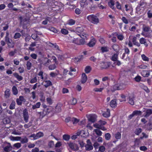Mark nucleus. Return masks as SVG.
<instances>
[{"mask_svg": "<svg viewBox=\"0 0 152 152\" xmlns=\"http://www.w3.org/2000/svg\"><path fill=\"white\" fill-rule=\"evenodd\" d=\"M96 40L95 38H93L91 39L89 42L86 45L89 47H93L96 44Z\"/></svg>", "mask_w": 152, "mask_h": 152, "instance_id": "4468645a", "label": "nucleus"}, {"mask_svg": "<svg viewBox=\"0 0 152 152\" xmlns=\"http://www.w3.org/2000/svg\"><path fill=\"white\" fill-rule=\"evenodd\" d=\"M16 53V49H15L14 51H12L10 52L9 53V55L10 56H13Z\"/></svg>", "mask_w": 152, "mask_h": 152, "instance_id": "e2e57ef3", "label": "nucleus"}, {"mask_svg": "<svg viewBox=\"0 0 152 152\" xmlns=\"http://www.w3.org/2000/svg\"><path fill=\"white\" fill-rule=\"evenodd\" d=\"M140 43L141 44H144L145 47L148 46V44L147 43L146 39L142 37L140 39Z\"/></svg>", "mask_w": 152, "mask_h": 152, "instance_id": "b1692460", "label": "nucleus"}, {"mask_svg": "<svg viewBox=\"0 0 152 152\" xmlns=\"http://www.w3.org/2000/svg\"><path fill=\"white\" fill-rule=\"evenodd\" d=\"M45 74H44V72L42 71H39L36 77L37 78L38 81H39L40 80H42V81L44 79H47V75H46L45 76H44V75Z\"/></svg>", "mask_w": 152, "mask_h": 152, "instance_id": "39448f33", "label": "nucleus"}, {"mask_svg": "<svg viewBox=\"0 0 152 152\" xmlns=\"http://www.w3.org/2000/svg\"><path fill=\"white\" fill-rule=\"evenodd\" d=\"M141 77L140 76L138 75L134 78V79L136 81L139 82L141 80Z\"/></svg>", "mask_w": 152, "mask_h": 152, "instance_id": "774afa93", "label": "nucleus"}, {"mask_svg": "<svg viewBox=\"0 0 152 152\" xmlns=\"http://www.w3.org/2000/svg\"><path fill=\"white\" fill-rule=\"evenodd\" d=\"M150 29L151 28L149 26H143V31L141 33V34L145 37H148V36L147 34L145 32L149 31Z\"/></svg>", "mask_w": 152, "mask_h": 152, "instance_id": "9b49d317", "label": "nucleus"}, {"mask_svg": "<svg viewBox=\"0 0 152 152\" xmlns=\"http://www.w3.org/2000/svg\"><path fill=\"white\" fill-rule=\"evenodd\" d=\"M69 103L72 105H75L77 103V100L76 99L72 98L69 101Z\"/></svg>", "mask_w": 152, "mask_h": 152, "instance_id": "c85d7f7f", "label": "nucleus"}, {"mask_svg": "<svg viewBox=\"0 0 152 152\" xmlns=\"http://www.w3.org/2000/svg\"><path fill=\"white\" fill-rule=\"evenodd\" d=\"M20 142L22 143H26L28 142V139L26 136H25L23 138H21Z\"/></svg>", "mask_w": 152, "mask_h": 152, "instance_id": "e433bc0d", "label": "nucleus"}, {"mask_svg": "<svg viewBox=\"0 0 152 152\" xmlns=\"http://www.w3.org/2000/svg\"><path fill=\"white\" fill-rule=\"evenodd\" d=\"M88 121L92 123H94L96 120V117L95 115H89L88 117Z\"/></svg>", "mask_w": 152, "mask_h": 152, "instance_id": "dca6fc26", "label": "nucleus"}, {"mask_svg": "<svg viewBox=\"0 0 152 152\" xmlns=\"http://www.w3.org/2000/svg\"><path fill=\"white\" fill-rule=\"evenodd\" d=\"M21 36V34L18 32L15 33L13 36V38L15 39H19Z\"/></svg>", "mask_w": 152, "mask_h": 152, "instance_id": "f704fd0d", "label": "nucleus"}, {"mask_svg": "<svg viewBox=\"0 0 152 152\" xmlns=\"http://www.w3.org/2000/svg\"><path fill=\"white\" fill-rule=\"evenodd\" d=\"M145 113L146 114L145 116V117H149L150 115L152 114V109H148L146 110Z\"/></svg>", "mask_w": 152, "mask_h": 152, "instance_id": "c756f323", "label": "nucleus"}, {"mask_svg": "<svg viewBox=\"0 0 152 152\" xmlns=\"http://www.w3.org/2000/svg\"><path fill=\"white\" fill-rule=\"evenodd\" d=\"M69 147L73 151H77L78 150L79 147L78 145L74 142H69L67 143Z\"/></svg>", "mask_w": 152, "mask_h": 152, "instance_id": "423d86ee", "label": "nucleus"}, {"mask_svg": "<svg viewBox=\"0 0 152 152\" xmlns=\"http://www.w3.org/2000/svg\"><path fill=\"white\" fill-rule=\"evenodd\" d=\"M76 69L75 68H73L72 67H70V71L69 72V74L70 76H72L73 75L72 72H76Z\"/></svg>", "mask_w": 152, "mask_h": 152, "instance_id": "c03bdc74", "label": "nucleus"}, {"mask_svg": "<svg viewBox=\"0 0 152 152\" xmlns=\"http://www.w3.org/2000/svg\"><path fill=\"white\" fill-rule=\"evenodd\" d=\"M142 59L143 61H149V58L147 57L145 54H142L141 56Z\"/></svg>", "mask_w": 152, "mask_h": 152, "instance_id": "de8ad7c7", "label": "nucleus"}, {"mask_svg": "<svg viewBox=\"0 0 152 152\" xmlns=\"http://www.w3.org/2000/svg\"><path fill=\"white\" fill-rule=\"evenodd\" d=\"M12 91L13 94L14 95H16L18 94V91L17 87L15 86H13L12 88Z\"/></svg>", "mask_w": 152, "mask_h": 152, "instance_id": "2f4dec72", "label": "nucleus"}, {"mask_svg": "<svg viewBox=\"0 0 152 152\" xmlns=\"http://www.w3.org/2000/svg\"><path fill=\"white\" fill-rule=\"evenodd\" d=\"M43 82L45 83L44 86L45 88H47L49 86H52L53 85L52 82L50 80H47L44 79V80H43Z\"/></svg>", "mask_w": 152, "mask_h": 152, "instance_id": "f3484780", "label": "nucleus"}, {"mask_svg": "<svg viewBox=\"0 0 152 152\" xmlns=\"http://www.w3.org/2000/svg\"><path fill=\"white\" fill-rule=\"evenodd\" d=\"M37 80H38L37 78V77H34L33 78L31 79L30 83L31 84L36 83L37 82Z\"/></svg>", "mask_w": 152, "mask_h": 152, "instance_id": "864d4df0", "label": "nucleus"}, {"mask_svg": "<svg viewBox=\"0 0 152 152\" xmlns=\"http://www.w3.org/2000/svg\"><path fill=\"white\" fill-rule=\"evenodd\" d=\"M114 136L116 139L117 140L120 139L121 138V134L120 132H118L115 134Z\"/></svg>", "mask_w": 152, "mask_h": 152, "instance_id": "c9c22d12", "label": "nucleus"}, {"mask_svg": "<svg viewBox=\"0 0 152 152\" xmlns=\"http://www.w3.org/2000/svg\"><path fill=\"white\" fill-rule=\"evenodd\" d=\"M23 116L25 122H28V121L29 115L27 110L26 109H25L23 111Z\"/></svg>", "mask_w": 152, "mask_h": 152, "instance_id": "9d476101", "label": "nucleus"}, {"mask_svg": "<svg viewBox=\"0 0 152 152\" xmlns=\"http://www.w3.org/2000/svg\"><path fill=\"white\" fill-rule=\"evenodd\" d=\"M110 62H103L101 63V67L102 69H106L110 66Z\"/></svg>", "mask_w": 152, "mask_h": 152, "instance_id": "2eb2a0df", "label": "nucleus"}, {"mask_svg": "<svg viewBox=\"0 0 152 152\" xmlns=\"http://www.w3.org/2000/svg\"><path fill=\"white\" fill-rule=\"evenodd\" d=\"M102 116L106 118H107L110 117V110L108 108H107L106 111L104 112L102 114Z\"/></svg>", "mask_w": 152, "mask_h": 152, "instance_id": "6ab92c4d", "label": "nucleus"}, {"mask_svg": "<svg viewBox=\"0 0 152 152\" xmlns=\"http://www.w3.org/2000/svg\"><path fill=\"white\" fill-rule=\"evenodd\" d=\"M13 146L17 148H19L21 146V144L20 143L17 142L14 144Z\"/></svg>", "mask_w": 152, "mask_h": 152, "instance_id": "0e129e2a", "label": "nucleus"}, {"mask_svg": "<svg viewBox=\"0 0 152 152\" xmlns=\"http://www.w3.org/2000/svg\"><path fill=\"white\" fill-rule=\"evenodd\" d=\"M117 37L118 39L120 40H122L124 39V36L122 34H117Z\"/></svg>", "mask_w": 152, "mask_h": 152, "instance_id": "3c124183", "label": "nucleus"}, {"mask_svg": "<svg viewBox=\"0 0 152 152\" xmlns=\"http://www.w3.org/2000/svg\"><path fill=\"white\" fill-rule=\"evenodd\" d=\"M61 109L60 105L57 104L55 107V111L58 113L61 111Z\"/></svg>", "mask_w": 152, "mask_h": 152, "instance_id": "4c0bfd02", "label": "nucleus"}, {"mask_svg": "<svg viewBox=\"0 0 152 152\" xmlns=\"http://www.w3.org/2000/svg\"><path fill=\"white\" fill-rule=\"evenodd\" d=\"M95 131L96 134L99 136H101L102 134V132L98 129H95Z\"/></svg>", "mask_w": 152, "mask_h": 152, "instance_id": "4d7b16f0", "label": "nucleus"}, {"mask_svg": "<svg viewBox=\"0 0 152 152\" xmlns=\"http://www.w3.org/2000/svg\"><path fill=\"white\" fill-rule=\"evenodd\" d=\"M46 101L48 103L49 105H51L53 103V101L50 98H47L46 99Z\"/></svg>", "mask_w": 152, "mask_h": 152, "instance_id": "052dcab7", "label": "nucleus"}, {"mask_svg": "<svg viewBox=\"0 0 152 152\" xmlns=\"http://www.w3.org/2000/svg\"><path fill=\"white\" fill-rule=\"evenodd\" d=\"M36 134L37 139L43 136V134L41 132H39L37 133Z\"/></svg>", "mask_w": 152, "mask_h": 152, "instance_id": "bf43d9fd", "label": "nucleus"}, {"mask_svg": "<svg viewBox=\"0 0 152 152\" xmlns=\"http://www.w3.org/2000/svg\"><path fill=\"white\" fill-rule=\"evenodd\" d=\"M63 138L64 140L68 141L70 139V136L68 134H64L63 136Z\"/></svg>", "mask_w": 152, "mask_h": 152, "instance_id": "ea45409f", "label": "nucleus"}, {"mask_svg": "<svg viewBox=\"0 0 152 152\" xmlns=\"http://www.w3.org/2000/svg\"><path fill=\"white\" fill-rule=\"evenodd\" d=\"M13 75L18 81H20L23 79V77L16 72L14 73Z\"/></svg>", "mask_w": 152, "mask_h": 152, "instance_id": "cd10ccee", "label": "nucleus"}, {"mask_svg": "<svg viewBox=\"0 0 152 152\" xmlns=\"http://www.w3.org/2000/svg\"><path fill=\"white\" fill-rule=\"evenodd\" d=\"M87 80V77L85 73L82 74L81 82L82 83L84 84L86 83Z\"/></svg>", "mask_w": 152, "mask_h": 152, "instance_id": "412c9836", "label": "nucleus"}, {"mask_svg": "<svg viewBox=\"0 0 152 152\" xmlns=\"http://www.w3.org/2000/svg\"><path fill=\"white\" fill-rule=\"evenodd\" d=\"M101 50L102 53L107 52L109 51L108 48L106 46L101 47Z\"/></svg>", "mask_w": 152, "mask_h": 152, "instance_id": "473e14b6", "label": "nucleus"}, {"mask_svg": "<svg viewBox=\"0 0 152 152\" xmlns=\"http://www.w3.org/2000/svg\"><path fill=\"white\" fill-rule=\"evenodd\" d=\"M61 33L63 34L66 35L68 34V31L65 28H62L61 31Z\"/></svg>", "mask_w": 152, "mask_h": 152, "instance_id": "5fc2aeb1", "label": "nucleus"}, {"mask_svg": "<svg viewBox=\"0 0 152 152\" xmlns=\"http://www.w3.org/2000/svg\"><path fill=\"white\" fill-rule=\"evenodd\" d=\"M41 105V103L40 102H37L35 105H33L32 106V108L33 110H34L36 108H39Z\"/></svg>", "mask_w": 152, "mask_h": 152, "instance_id": "72a5a7b5", "label": "nucleus"}, {"mask_svg": "<svg viewBox=\"0 0 152 152\" xmlns=\"http://www.w3.org/2000/svg\"><path fill=\"white\" fill-rule=\"evenodd\" d=\"M121 97L122 99H123L121 100L119 99V100L120 102H125L126 101V97L123 94H121Z\"/></svg>", "mask_w": 152, "mask_h": 152, "instance_id": "6e6d98bb", "label": "nucleus"}, {"mask_svg": "<svg viewBox=\"0 0 152 152\" xmlns=\"http://www.w3.org/2000/svg\"><path fill=\"white\" fill-rule=\"evenodd\" d=\"M114 91L121 90L125 88V85L123 84H115L113 86Z\"/></svg>", "mask_w": 152, "mask_h": 152, "instance_id": "1a4fd4ad", "label": "nucleus"}, {"mask_svg": "<svg viewBox=\"0 0 152 152\" xmlns=\"http://www.w3.org/2000/svg\"><path fill=\"white\" fill-rule=\"evenodd\" d=\"M1 146L4 151L6 152H9L11 150L12 147L9 143H4L2 144Z\"/></svg>", "mask_w": 152, "mask_h": 152, "instance_id": "0eeeda50", "label": "nucleus"}, {"mask_svg": "<svg viewBox=\"0 0 152 152\" xmlns=\"http://www.w3.org/2000/svg\"><path fill=\"white\" fill-rule=\"evenodd\" d=\"M31 65L32 64L30 62L28 61L27 62L26 66L28 70H30L31 69Z\"/></svg>", "mask_w": 152, "mask_h": 152, "instance_id": "680f3d73", "label": "nucleus"}, {"mask_svg": "<svg viewBox=\"0 0 152 152\" xmlns=\"http://www.w3.org/2000/svg\"><path fill=\"white\" fill-rule=\"evenodd\" d=\"M83 31L84 29L82 26H78L75 29L77 33H79V34H83Z\"/></svg>", "mask_w": 152, "mask_h": 152, "instance_id": "bb28decb", "label": "nucleus"}, {"mask_svg": "<svg viewBox=\"0 0 152 152\" xmlns=\"http://www.w3.org/2000/svg\"><path fill=\"white\" fill-rule=\"evenodd\" d=\"M15 102L12 101L10 106V109L11 110H13L15 108Z\"/></svg>", "mask_w": 152, "mask_h": 152, "instance_id": "49530a36", "label": "nucleus"}, {"mask_svg": "<svg viewBox=\"0 0 152 152\" xmlns=\"http://www.w3.org/2000/svg\"><path fill=\"white\" fill-rule=\"evenodd\" d=\"M105 139L106 140H109L111 137V135L109 133H107L105 134Z\"/></svg>", "mask_w": 152, "mask_h": 152, "instance_id": "13d9d810", "label": "nucleus"}, {"mask_svg": "<svg viewBox=\"0 0 152 152\" xmlns=\"http://www.w3.org/2000/svg\"><path fill=\"white\" fill-rule=\"evenodd\" d=\"M79 121V119H78L75 118L73 117L72 118L71 121L74 124H77Z\"/></svg>", "mask_w": 152, "mask_h": 152, "instance_id": "37998d69", "label": "nucleus"}, {"mask_svg": "<svg viewBox=\"0 0 152 152\" xmlns=\"http://www.w3.org/2000/svg\"><path fill=\"white\" fill-rule=\"evenodd\" d=\"M134 115H140L142 114L141 111L138 110H135L133 112Z\"/></svg>", "mask_w": 152, "mask_h": 152, "instance_id": "a19ab883", "label": "nucleus"}, {"mask_svg": "<svg viewBox=\"0 0 152 152\" xmlns=\"http://www.w3.org/2000/svg\"><path fill=\"white\" fill-rule=\"evenodd\" d=\"M47 110L44 112H40V115L42 114L43 116H44L46 115H48L50 113L51 111V109L50 108V107L48 106L46 109Z\"/></svg>", "mask_w": 152, "mask_h": 152, "instance_id": "5701e85b", "label": "nucleus"}, {"mask_svg": "<svg viewBox=\"0 0 152 152\" xmlns=\"http://www.w3.org/2000/svg\"><path fill=\"white\" fill-rule=\"evenodd\" d=\"M88 20L91 23L94 24H97L99 22L98 18L94 14H91L87 17Z\"/></svg>", "mask_w": 152, "mask_h": 152, "instance_id": "7ed1b4c3", "label": "nucleus"}, {"mask_svg": "<svg viewBox=\"0 0 152 152\" xmlns=\"http://www.w3.org/2000/svg\"><path fill=\"white\" fill-rule=\"evenodd\" d=\"M78 35L80 36L82 39L74 38L73 41V42L75 44L79 45H83L86 43L85 40L87 39V37L88 35L85 33L78 34Z\"/></svg>", "mask_w": 152, "mask_h": 152, "instance_id": "f257e3e1", "label": "nucleus"}, {"mask_svg": "<svg viewBox=\"0 0 152 152\" xmlns=\"http://www.w3.org/2000/svg\"><path fill=\"white\" fill-rule=\"evenodd\" d=\"M10 90L8 88L7 89L4 91V96L5 98H8L10 97Z\"/></svg>", "mask_w": 152, "mask_h": 152, "instance_id": "a878e982", "label": "nucleus"}, {"mask_svg": "<svg viewBox=\"0 0 152 152\" xmlns=\"http://www.w3.org/2000/svg\"><path fill=\"white\" fill-rule=\"evenodd\" d=\"M134 95L133 94H130L129 96L128 102L132 105H133L134 104Z\"/></svg>", "mask_w": 152, "mask_h": 152, "instance_id": "ddd939ff", "label": "nucleus"}, {"mask_svg": "<svg viewBox=\"0 0 152 152\" xmlns=\"http://www.w3.org/2000/svg\"><path fill=\"white\" fill-rule=\"evenodd\" d=\"M105 150V148L103 146H100L99 148V151L100 152H104Z\"/></svg>", "mask_w": 152, "mask_h": 152, "instance_id": "69168bd1", "label": "nucleus"}, {"mask_svg": "<svg viewBox=\"0 0 152 152\" xmlns=\"http://www.w3.org/2000/svg\"><path fill=\"white\" fill-rule=\"evenodd\" d=\"M118 57V55L116 53H115L112 56V58H111V60L113 61H116L117 60Z\"/></svg>", "mask_w": 152, "mask_h": 152, "instance_id": "79ce46f5", "label": "nucleus"}, {"mask_svg": "<svg viewBox=\"0 0 152 152\" xmlns=\"http://www.w3.org/2000/svg\"><path fill=\"white\" fill-rule=\"evenodd\" d=\"M38 61L41 65H43L45 66H48L51 62V61L47 58H44L42 59H38Z\"/></svg>", "mask_w": 152, "mask_h": 152, "instance_id": "20e7f679", "label": "nucleus"}, {"mask_svg": "<svg viewBox=\"0 0 152 152\" xmlns=\"http://www.w3.org/2000/svg\"><path fill=\"white\" fill-rule=\"evenodd\" d=\"M108 6L112 9L115 10V8L114 7L115 1L113 0H109L108 2Z\"/></svg>", "mask_w": 152, "mask_h": 152, "instance_id": "aec40b11", "label": "nucleus"}, {"mask_svg": "<svg viewBox=\"0 0 152 152\" xmlns=\"http://www.w3.org/2000/svg\"><path fill=\"white\" fill-rule=\"evenodd\" d=\"M9 33L8 31L6 32V35L4 38L5 42H6L9 48H13L15 46V43L9 37Z\"/></svg>", "mask_w": 152, "mask_h": 152, "instance_id": "f03ea898", "label": "nucleus"}, {"mask_svg": "<svg viewBox=\"0 0 152 152\" xmlns=\"http://www.w3.org/2000/svg\"><path fill=\"white\" fill-rule=\"evenodd\" d=\"M110 106L113 108H115L117 105L116 99H113L111 101L110 104Z\"/></svg>", "mask_w": 152, "mask_h": 152, "instance_id": "a211bd4d", "label": "nucleus"}, {"mask_svg": "<svg viewBox=\"0 0 152 152\" xmlns=\"http://www.w3.org/2000/svg\"><path fill=\"white\" fill-rule=\"evenodd\" d=\"M142 131V129L139 128H137L135 130L134 133L137 135H139Z\"/></svg>", "mask_w": 152, "mask_h": 152, "instance_id": "7c9ffc66", "label": "nucleus"}, {"mask_svg": "<svg viewBox=\"0 0 152 152\" xmlns=\"http://www.w3.org/2000/svg\"><path fill=\"white\" fill-rule=\"evenodd\" d=\"M86 142L87 144L85 146L86 151H90L93 150V147L90 140L89 139L87 140Z\"/></svg>", "mask_w": 152, "mask_h": 152, "instance_id": "6e6552de", "label": "nucleus"}, {"mask_svg": "<svg viewBox=\"0 0 152 152\" xmlns=\"http://www.w3.org/2000/svg\"><path fill=\"white\" fill-rule=\"evenodd\" d=\"M76 22L75 20L72 19H70L68 21V24L70 26H72L74 25Z\"/></svg>", "mask_w": 152, "mask_h": 152, "instance_id": "58836bf2", "label": "nucleus"}, {"mask_svg": "<svg viewBox=\"0 0 152 152\" xmlns=\"http://www.w3.org/2000/svg\"><path fill=\"white\" fill-rule=\"evenodd\" d=\"M151 71L143 70L141 72V75L144 77H148L150 75Z\"/></svg>", "mask_w": 152, "mask_h": 152, "instance_id": "4be33fe9", "label": "nucleus"}, {"mask_svg": "<svg viewBox=\"0 0 152 152\" xmlns=\"http://www.w3.org/2000/svg\"><path fill=\"white\" fill-rule=\"evenodd\" d=\"M136 37H133L132 39V41L133 44L136 46L140 47V43L137 41Z\"/></svg>", "mask_w": 152, "mask_h": 152, "instance_id": "393cba45", "label": "nucleus"}, {"mask_svg": "<svg viewBox=\"0 0 152 152\" xmlns=\"http://www.w3.org/2000/svg\"><path fill=\"white\" fill-rule=\"evenodd\" d=\"M48 66L49 69L50 70H54L56 68V64L55 63L53 64H50Z\"/></svg>", "mask_w": 152, "mask_h": 152, "instance_id": "a18cd8bd", "label": "nucleus"}, {"mask_svg": "<svg viewBox=\"0 0 152 152\" xmlns=\"http://www.w3.org/2000/svg\"><path fill=\"white\" fill-rule=\"evenodd\" d=\"M26 99L24 98L23 96H20L18 98H17L16 100L17 104L18 105H21L22 104V102H25Z\"/></svg>", "mask_w": 152, "mask_h": 152, "instance_id": "f8f14e48", "label": "nucleus"}, {"mask_svg": "<svg viewBox=\"0 0 152 152\" xmlns=\"http://www.w3.org/2000/svg\"><path fill=\"white\" fill-rule=\"evenodd\" d=\"M103 89L104 88H94V91L95 92H101L102 91Z\"/></svg>", "mask_w": 152, "mask_h": 152, "instance_id": "338daca9", "label": "nucleus"}, {"mask_svg": "<svg viewBox=\"0 0 152 152\" xmlns=\"http://www.w3.org/2000/svg\"><path fill=\"white\" fill-rule=\"evenodd\" d=\"M91 70V68L89 66H86L85 69V71L86 73H89Z\"/></svg>", "mask_w": 152, "mask_h": 152, "instance_id": "09e8293b", "label": "nucleus"}, {"mask_svg": "<svg viewBox=\"0 0 152 152\" xmlns=\"http://www.w3.org/2000/svg\"><path fill=\"white\" fill-rule=\"evenodd\" d=\"M49 29L55 33H57L58 32L57 30L55 28L53 27H50L49 28Z\"/></svg>", "mask_w": 152, "mask_h": 152, "instance_id": "603ef678", "label": "nucleus"}, {"mask_svg": "<svg viewBox=\"0 0 152 152\" xmlns=\"http://www.w3.org/2000/svg\"><path fill=\"white\" fill-rule=\"evenodd\" d=\"M3 122L4 124H9L10 122V121L9 118H5L3 120Z\"/></svg>", "mask_w": 152, "mask_h": 152, "instance_id": "8fccbe9b", "label": "nucleus"}]
</instances>
